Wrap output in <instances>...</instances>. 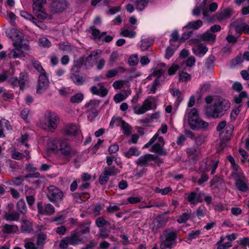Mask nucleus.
<instances>
[{"label": "nucleus", "instance_id": "nucleus-31", "mask_svg": "<svg viewBox=\"0 0 249 249\" xmlns=\"http://www.w3.org/2000/svg\"><path fill=\"white\" fill-rule=\"evenodd\" d=\"M214 61L215 57L213 55H210L206 59L205 63V67L206 69L210 71L213 70Z\"/></svg>", "mask_w": 249, "mask_h": 249}, {"label": "nucleus", "instance_id": "nucleus-43", "mask_svg": "<svg viewBox=\"0 0 249 249\" xmlns=\"http://www.w3.org/2000/svg\"><path fill=\"white\" fill-rule=\"evenodd\" d=\"M223 182L224 180L221 176H215L211 180L210 184L211 186L215 185V187H218V185H221Z\"/></svg>", "mask_w": 249, "mask_h": 249}, {"label": "nucleus", "instance_id": "nucleus-51", "mask_svg": "<svg viewBox=\"0 0 249 249\" xmlns=\"http://www.w3.org/2000/svg\"><path fill=\"white\" fill-rule=\"evenodd\" d=\"M200 234V231L199 230L192 231L191 232L188 233L187 239L188 240L192 241L198 237Z\"/></svg>", "mask_w": 249, "mask_h": 249}, {"label": "nucleus", "instance_id": "nucleus-56", "mask_svg": "<svg viewBox=\"0 0 249 249\" xmlns=\"http://www.w3.org/2000/svg\"><path fill=\"white\" fill-rule=\"evenodd\" d=\"M160 86V83L159 80L155 79L150 89V93L154 94L155 93L157 89Z\"/></svg>", "mask_w": 249, "mask_h": 249}, {"label": "nucleus", "instance_id": "nucleus-52", "mask_svg": "<svg viewBox=\"0 0 249 249\" xmlns=\"http://www.w3.org/2000/svg\"><path fill=\"white\" fill-rule=\"evenodd\" d=\"M172 190V188L170 187H167L163 189H160L158 187H156L155 191L157 193H160L162 195H165L168 194L169 192H171Z\"/></svg>", "mask_w": 249, "mask_h": 249}, {"label": "nucleus", "instance_id": "nucleus-61", "mask_svg": "<svg viewBox=\"0 0 249 249\" xmlns=\"http://www.w3.org/2000/svg\"><path fill=\"white\" fill-rule=\"evenodd\" d=\"M179 69V66L177 64H173L171 67H170L168 70V73L170 75H172L175 74L177 71V70Z\"/></svg>", "mask_w": 249, "mask_h": 249}, {"label": "nucleus", "instance_id": "nucleus-23", "mask_svg": "<svg viewBox=\"0 0 249 249\" xmlns=\"http://www.w3.org/2000/svg\"><path fill=\"white\" fill-rule=\"evenodd\" d=\"M98 53L95 51H92L85 59H84V65L86 68L92 67L93 65V57L96 56L98 55Z\"/></svg>", "mask_w": 249, "mask_h": 249}, {"label": "nucleus", "instance_id": "nucleus-33", "mask_svg": "<svg viewBox=\"0 0 249 249\" xmlns=\"http://www.w3.org/2000/svg\"><path fill=\"white\" fill-rule=\"evenodd\" d=\"M19 213L16 212H11L5 214V219L8 221H18L19 219Z\"/></svg>", "mask_w": 249, "mask_h": 249}, {"label": "nucleus", "instance_id": "nucleus-25", "mask_svg": "<svg viewBox=\"0 0 249 249\" xmlns=\"http://www.w3.org/2000/svg\"><path fill=\"white\" fill-rule=\"evenodd\" d=\"M233 130V127L232 126H229L226 127L224 131H223L222 132L220 133V135L221 137H223H223L222 138L223 140L226 141H228L231 136Z\"/></svg>", "mask_w": 249, "mask_h": 249}, {"label": "nucleus", "instance_id": "nucleus-35", "mask_svg": "<svg viewBox=\"0 0 249 249\" xmlns=\"http://www.w3.org/2000/svg\"><path fill=\"white\" fill-rule=\"evenodd\" d=\"M17 209L19 213L25 214L27 213V208L24 201L22 199L19 200L17 204Z\"/></svg>", "mask_w": 249, "mask_h": 249}, {"label": "nucleus", "instance_id": "nucleus-57", "mask_svg": "<svg viewBox=\"0 0 249 249\" xmlns=\"http://www.w3.org/2000/svg\"><path fill=\"white\" fill-rule=\"evenodd\" d=\"M208 51V48L202 45H200L198 47L196 53L199 56L204 55Z\"/></svg>", "mask_w": 249, "mask_h": 249}, {"label": "nucleus", "instance_id": "nucleus-22", "mask_svg": "<svg viewBox=\"0 0 249 249\" xmlns=\"http://www.w3.org/2000/svg\"><path fill=\"white\" fill-rule=\"evenodd\" d=\"M203 25V22L201 20L191 21L183 27V29H193L195 30L198 29Z\"/></svg>", "mask_w": 249, "mask_h": 249}, {"label": "nucleus", "instance_id": "nucleus-10", "mask_svg": "<svg viewBox=\"0 0 249 249\" xmlns=\"http://www.w3.org/2000/svg\"><path fill=\"white\" fill-rule=\"evenodd\" d=\"M38 213L46 215H51L55 212L54 207L50 203H45L43 205L42 202H38L37 204Z\"/></svg>", "mask_w": 249, "mask_h": 249}, {"label": "nucleus", "instance_id": "nucleus-18", "mask_svg": "<svg viewBox=\"0 0 249 249\" xmlns=\"http://www.w3.org/2000/svg\"><path fill=\"white\" fill-rule=\"evenodd\" d=\"M164 144L160 143H155L151 148L150 151L152 152H155L159 155L165 156L167 155V152L165 149H164L163 146Z\"/></svg>", "mask_w": 249, "mask_h": 249}, {"label": "nucleus", "instance_id": "nucleus-14", "mask_svg": "<svg viewBox=\"0 0 249 249\" xmlns=\"http://www.w3.org/2000/svg\"><path fill=\"white\" fill-rule=\"evenodd\" d=\"M204 194L201 192L196 193L195 191L191 192L188 196L187 200L191 203L196 205L202 202Z\"/></svg>", "mask_w": 249, "mask_h": 249}, {"label": "nucleus", "instance_id": "nucleus-27", "mask_svg": "<svg viewBox=\"0 0 249 249\" xmlns=\"http://www.w3.org/2000/svg\"><path fill=\"white\" fill-rule=\"evenodd\" d=\"M18 81L19 82L20 89L22 90L24 88L25 84L28 81V75L25 72H22L20 73Z\"/></svg>", "mask_w": 249, "mask_h": 249}, {"label": "nucleus", "instance_id": "nucleus-50", "mask_svg": "<svg viewBox=\"0 0 249 249\" xmlns=\"http://www.w3.org/2000/svg\"><path fill=\"white\" fill-rule=\"evenodd\" d=\"M99 103L100 101L99 100H92L85 105V107L90 109H92L98 107Z\"/></svg>", "mask_w": 249, "mask_h": 249}, {"label": "nucleus", "instance_id": "nucleus-16", "mask_svg": "<svg viewBox=\"0 0 249 249\" xmlns=\"http://www.w3.org/2000/svg\"><path fill=\"white\" fill-rule=\"evenodd\" d=\"M200 152V148L198 147H192L186 149L188 156L194 161L197 160Z\"/></svg>", "mask_w": 249, "mask_h": 249}, {"label": "nucleus", "instance_id": "nucleus-44", "mask_svg": "<svg viewBox=\"0 0 249 249\" xmlns=\"http://www.w3.org/2000/svg\"><path fill=\"white\" fill-rule=\"evenodd\" d=\"M32 63L34 68L40 72V74L45 73V72H46L45 70L43 68L40 63L38 60L32 59Z\"/></svg>", "mask_w": 249, "mask_h": 249}, {"label": "nucleus", "instance_id": "nucleus-59", "mask_svg": "<svg viewBox=\"0 0 249 249\" xmlns=\"http://www.w3.org/2000/svg\"><path fill=\"white\" fill-rule=\"evenodd\" d=\"M40 45L43 47H49L51 45L50 41L46 37H42L39 39Z\"/></svg>", "mask_w": 249, "mask_h": 249}, {"label": "nucleus", "instance_id": "nucleus-11", "mask_svg": "<svg viewBox=\"0 0 249 249\" xmlns=\"http://www.w3.org/2000/svg\"><path fill=\"white\" fill-rule=\"evenodd\" d=\"M20 41H16L13 43V45L16 47V48L13 49L8 54V56L9 58H16L19 57L22 54L23 51H22V47L23 46L22 41L23 38L21 37H19Z\"/></svg>", "mask_w": 249, "mask_h": 249}, {"label": "nucleus", "instance_id": "nucleus-9", "mask_svg": "<svg viewBox=\"0 0 249 249\" xmlns=\"http://www.w3.org/2000/svg\"><path fill=\"white\" fill-rule=\"evenodd\" d=\"M49 83L47 73L40 74L38 77L36 92L41 93L46 90L49 86Z\"/></svg>", "mask_w": 249, "mask_h": 249}, {"label": "nucleus", "instance_id": "nucleus-38", "mask_svg": "<svg viewBox=\"0 0 249 249\" xmlns=\"http://www.w3.org/2000/svg\"><path fill=\"white\" fill-rule=\"evenodd\" d=\"M232 14L231 10L229 8L224 9L223 11L218 14L217 18L219 20H222L226 18L230 17Z\"/></svg>", "mask_w": 249, "mask_h": 249}, {"label": "nucleus", "instance_id": "nucleus-17", "mask_svg": "<svg viewBox=\"0 0 249 249\" xmlns=\"http://www.w3.org/2000/svg\"><path fill=\"white\" fill-rule=\"evenodd\" d=\"M1 231L4 234H12L16 233L18 230V227L16 225L5 224L1 227Z\"/></svg>", "mask_w": 249, "mask_h": 249}, {"label": "nucleus", "instance_id": "nucleus-6", "mask_svg": "<svg viewBox=\"0 0 249 249\" xmlns=\"http://www.w3.org/2000/svg\"><path fill=\"white\" fill-rule=\"evenodd\" d=\"M168 217L164 214L159 215L153 220L150 225L152 231L156 233L160 229H162L166 225L168 221Z\"/></svg>", "mask_w": 249, "mask_h": 249}, {"label": "nucleus", "instance_id": "nucleus-39", "mask_svg": "<svg viewBox=\"0 0 249 249\" xmlns=\"http://www.w3.org/2000/svg\"><path fill=\"white\" fill-rule=\"evenodd\" d=\"M46 238V235L43 233H39L38 235L36 244L40 249H42V247L45 244V241Z\"/></svg>", "mask_w": 249, "mask_h": 249}, {"label": "nucleus", "instance_id": "nucleus-24", "mask_svg": "<svg viewBox=\"0 0 249 249\" xmlns=\"http://www.w3.org/2000/svg\"><path fill=\"white\" fill-rule=\"evenodd\" d=\"M21 229L22 231L26 233H31L34 231L32 223L26 220H22Z\"/></svg>", "mask_w": 249, "mask_h": 249}, {"label": "nucleus", "instance_id": "nucleus-34", "mask_svg": "<svg viewBox=\"0 0 249 249\" xmlns=\"http://www.w3.org/2000/svg\"><path fill=\"white\" fill-rule=\"evenodd\" d=\"M148 158L146 154L141 156L136 161V164L140 166H147L148 165Z\"/></svg>", "mask_w": 249, "mask_h": 249}, {"label": "nucleus", "instance_id": "nucleus-4", "mask_svg": "<svg viewBox=\"0 0 249 249\" xmlns=\"http://www.w3.org/2000/svg\"><path fill=\"white\" fill-rule=\"evenodd\" d=\"M188 123L190 128L193 130L206 128L209 125L207 122L199 118L198 112L195 108H192L188 114Z\"/></svg>", "mask_w": 249, "mask_h": 249}, {"label": "nucleus", "instance_id": "nucleus-42", "mask_svg": "<svg viewBox=\"0 0 249 249\" xmlns=\"http://www.w3.org/2000/svg\"><path fill=\"white\" fill-rule=\"evenodd\" d=\"M84 99V95L81 93H78L72 96L70 98V101L72 103H79L82 102Z\"/></svg>", "mask_w": 249, "mask_h": 249}, {"label": "nucleus", "instance_id": "nucleus-46", "mask_svg": "<svg viewBox=\"0 0 249 249\" xmlns=\"http://www.w3.org/2000/svg\"><path fill=\"white\" fill-rule=\"evenodd\" d=\"M45 180V177L41 176H40V177L38 178L37 179H36V180H33L31 181V183L33 185V187L35 188H37L44 182Z\"/></svg>", "mask_w": 249, "mask_h": 249}, {"label": "nucleus", "instance_id": "nucleus-30", "mask_svg": "<svg viewBox=\"0 0 249 249\" xmlns=\"http://www.w3.org/2000/svg\"><path fill=\"white\" fill-rule=\"evenodd\" d=\"M77 132V126L72 124L66 126L65 128V132L68 135L75 136Z\"/></svg>", "mask_w": 249, "mask_h": 249}, {"label": "nucleus", "instance_id": "nucleus-32", "mask_svg": "<svg viewBox=\"0 0 249 249\" xmlns=\"http://www.w3.org/2000/svg\"><path fill=\"white\" fill-rule=\"evenodd\" d=\"M216 38V35L208 32L203 34L200 36V39L203 41H214Z\"/></svg>", "mask_w": 249, "mask_h": 249}, {"label": "nucleus", "instance_id": "nucleus-3", "mask_svg": "<svg viewBox=\"0 0 249 249\" xmlns=\"http://www.w3.org/2000/svg\"><path fill=\"white\" fill-rule=\"evenodd\" d=\"M178 231L173 228H167L164 230V239L160 245V249H172L177 245Z\"/></svg>", "mask_w": 249, "mask_h": 249}, {"label": "nucleus", "instance_id": "nucleus-12", "mask_svg": "<svg viewBox=\"0 0 249 249\" xmlns=\"http://www.w3.org/2000/svg\"><path fill=\"white\" fill-rule=\"evenodd\" d=\"M70 245L76 246L80 244H84L88 239L85 236H81L76 231L73 232L70 236H67Z\"/></svg>", "mask_w": 249, "mask_h": 249}, {"label": "nucleus", "instance_id": "nucleus-1", "mask_svg": "<svg viewBox=\"0 0 249 249\" xmlns=\"http://www.w3.org/2000/svg\"><path fill=\"white\" fill-rule=\"evenodd\" d=\"M52 149L57 151L60 164H66L73 159V162L79 161L80 156L77 150L71 147L67 140H55L53 142Z\"/></svg>", "mask_w": 249, "mask_h": 249}, {"label": "nucleus", "instance_id": "nucleus-62", "mask_svg": "<svg viewBox=\"0 0 249 249\" xmlns=\"http://www.w3.org/2000/svg\"><path fill=\"white\" fill-rule=\"evenodd\" d=\"M171 93L173 96L177 97L179 102L182 100V97H181V93L178 89H172Z\"/></svg>", "mask_w": 249, "mask_h": 249}, {"label": "nucleus", "instance_id": "nucleus-60", "mask_svg": "<svg viewBox=\"0 0 249 249\" xmlns=\"http://www.w3.org/2000/svg\"><path fill=\"white\" fill-rule=\"evenodd\" d=\"M84 57H81L74 61V66L77 68L80 69L84 64Z\"/></svg>", "mask_w": 249, "mask_h": 249}, {"label": "nucleus", "instance_id": "nucleus-37", "mask_svg": "<svg viewBox=\"0 0 249 249\" xmlns=\"http://www.w3.org/2000/svg\"><path fill=\"white\" fill-rule=\"evenodd\" d=\"M245 175L242 170H238V171H232L230 175V178L234 179L235 181L236 180L245 178Z\"/></svg>", "mask_w": 249, "mask_h": 249}, {"label": "nucleus", "instance_id": "nucleus-36", "mask_svg": "<svg viewBox=\"0 0 249 249\" xmlns=\"http://www.w3.org/2000/svg\"><path fill=\"white\" fill-rule=\"evenodd\" d=\"M104 171L109 176H115L119 172L114 166L105 167Z\"/></svg>", "mask_w": 249, "mask_h": 249}, {"label": "nucleus", "instance_id": "nucleus-63", "mask_svg": "<svg viewBox=\"0 0 249 249\" xmlns=\"http://www.w3.org/2000/svg\"><path fill=\"white\" fill-rule=\"evenodd\" d=\"M139 60L137 56H131L128 59V64L130 66H135L138 63Z\"/></svg>", "mask_w": 249, "mask_h": 249}, {"label": "nucleus", "instance_id": "nucleus-5", "mask_svg": "<svg viewBox=\"0 0 249 249\" xmlns=\"http://www.w3.org/2000/svg\"><path fill=\"white\" fill-rule=\"evenodd\" d=\"M44 118L48 129L52 131L54 130L57 126L59 120L57 115L55 112L48 111L45 113Z\"/></svg>", "mask_w": 249, "mask_h": 249}, {"label": "nucleus", "instance_id": "nucleus-8", "mask_svg": "<svg viewBox=\"0 0 249 249\" xmlns=\"http://www.w3.org/2000/svg\"><path fill=\"white\" fill-rule=\"evenodd\" d=\"M69 5L67 0H52L51 9L54 13H61Z\"/></svg>", "mask_w": 249, "mask_h": 249}, {"label": "nucleus", "instance_id": "nucleus-19", "mask_svg": "<svg viewBox=\"0 0 249 249\" xmlns=\"http://www.w3.org/2000/svg\"><path fill=\"white\" fill-rule=\"evenodd\" d=\"M194 217V216L192 214L191 210H187L186 212L182 213L178 217L177 221L179 224L185 223L187 220Z\"/></svg>", "mask_w": 249, "mask_h": 249}, {"label": "nucleus", "instance_id": "nucleus-15", "mask_svg": "<svg viewBox=\"0 0 249 249\" xmlns=\"http://www.w3.org/2000/svg\"><path fill=\"white\" fill-rule=\"evenodd\" d=\"M98 87L92 86L90 88V91L91 93L94 95H100L101 97H105L108 93V90L106 88L103 83H99L98 84Z\"/></svg>", "mask_w": 249, "mask_h": 249}, {"label": "nucleus", "instance_id": "nucleus-7", "mask_svg": "<svg viewBox=\"0 0 249 249\" xmlns=\"http://www.w3.org/2000/svg\"><path fill=\"white\" fill-rule=\"evenodd\" d=\"M48 192L47 196L52 202L61 200L63 196V193L58 188L54 186H50L48 188Z\"/></svg>", "mask_w": 249, "mask_h": 249}, {"label": "nucleus", "instance_id": "nucleus-48", "mask_svg": "<svg viewBox=\"0 0 249 249\" xmlns=\"http://www.w3.org/2000/svg\"><path fill=\"white\" fill-rule=\"evenodd\" d=\"M33 12L36 16L42 20L46 19L48 17V14L44 12V9L39 10V11H33Z\"/></svg>", "mask_w": 249, "mask_h": 249}, {"label": "nucleus", "instance_id": "nucleus-55", "mask_svg": "<svg viewBox=\"0 0 249 249\" xmlns=\"http://www.w3.org/2000/svg\"><path fill=\"white\" fill-rule=\"evenodd\" d=\"M69 245H70L69 239L67 237H66L60 240L59 246L60 249H67Z\"/></svg>", "mask_w": 249, "mask_h": 249}, {"label": "nucleus", "instance_id": "nucleus-21", "mask_svg": "<svg viewBox=\"0 0 249 249\" xmlns=\"http://www.w3.org/2000/svg\"><path fill=\"white\" fill-rule=\"evenodd\" d=\"M235 186L236 188L242 192H246L248 189L246 178H241L235 181Z\"/></svg>", "mask_w": 249, "mask_h": 249}, {"label": "nucleus", "instance_id": "nucleus-54", "mask_svg": "<svg viewBox=\"0 0 249 249\" xmlns=\"http://www.w3.org/2000/svg\"><path fill=\"white\" fill-rule=\"evenodd\" d=\"M135 32L129 31L127 29L124 30L121 33V36L125 37H128L129 38L134 37L135 36Z\"/></svg>", "mask_w": 249, "mask_h": 249}, {"label": "nucleus", "instance_id": "nucleus-40", "mask_svg": "<svg viewBox=\"0 0 249 249\" xmlns=\"http://www.w3.org/2000/svg\"><path fill=\"white\" fill-rule=\"evenodd\" d=\"M89 31L92 35L94 40L101 39L100 31L94 26L90 27Z\"/></svg>", "mask_w": 249, "mask_h": 249}, {"label": "nucleus", "instance_id": "nucleus-47", "mask_svg": "<svg viewBox=\"0 0 249 249\" xmlns=\"http://www.w3.org/2000/svg\"><path fill=\"white\" fill-rule=\"evenodd\" d=\"M110 231L109 229L102 228L100 229L99 234L100 237L105 239L108 237Z\"/></svg>", "mask_w": 249, "mask_h": 249}, {"label": "nucleus", "instance_id": "nucleus-28", "mask_svg": "<svg viewBox=\"0 0 249 249\" xmlns=\"http://www.w3.org/2000/svg\"><path fill=\"white\" fill-rule=\"evenodd\" d=\"M140 154V151L136 147H131L126 152H124V155L127 158H130L132 156H138Z\"/></svg>", "mask_w": 249, "mask_h": 249}, {"label": "nucleus", "instance_id": "nucleus-45", "mask_svg": "<svg viewBox=\"0 0 249 249\" xmlns=\"http://www.w3.org/2000/svg\"><path fill=\"white\" fill-rule=\"evenodd\" d=\"M121 125L124 133L126 135H129L131 133L130 126L123 120H121Z\"/></svg>", "mask_w": 249, "mask_h": 249}, {"label": "nucleus", "instance_id": "nucleus-26", "mask_svg": "<svg viewBox=\"0 0 249 249\" xmlns=\"http://www.w3.org/2000/svg\"><path fill=\"white\" fill-rule=\"evenodd\" d=\"M46 3V0H34L33 4V11H39L43 10L44 5Z\"/></svg>", "mask_w": 249, "mask_h": 249}, {"label": "nucleus", "instance_id": "nucleus-41", "mask_svg": "<svg viewBox=\"0 0 249 249\" xmlns=\"http://www.w3.org/2000/svg\"><path fill=\"white\" fill-rule=\"evenodd\" d=\"M95 223L96 226L100 228H104L105 226L110 225L109 222L105 220L103 216L97 218L95 221Z\"/></svg>", "mask_w": 249, "mask_h": 249}, {"label": "nucleus", "instance_id": "nucleus-64", "mask_svg": "<svg viewBox=\"0 0 249 249\" xmlns=\"http://www.w3.org/2000/svg\"><path fill=\"white\" fill-rule=\"evenodd\" d=\"M26 249H40L35 244L32 242H29L25 244L24 246Z\"/></svg>", "mask_w": 249, "mask_h": 249}, {"label": "nucleus", "instance_id": "nucleus-20", "mask_svg": "<svg viewBox=\"0 0 249 249\" xmlns=\"http://www.w3.org/2000/svg\"><path fill=\"white\" fill-rule=\"evenodd\" d=\"M90 223L89 221L83 222L79 225V230L76 231L81 236L90 232L89 225Z\"/></svg>", "mask_w": 249, "mask_h": 249}, {"label": "nucleus", "instance_id": "nucleus-29", "mask_svg": "<svg viewBox=\"0 0 249 249\" xmlns=\"http://www.w3.org/2000/svg\"><path fill=\"white\" fill-rule=\"evenodd\" d=\"M70 78L77 85H82L84 84L85 80L83 76L78 74L71 73Z\"/></svg>", "mask_w": 249, "mask_h": 249}, {"label": "nucleus", "instance_id": "nucleus-53", "mask_svg": "<svg viewBox=\"0 0 249 249\" xmlns=\"http://www.w3.org/2000/svg\"><path fill=\"white\" fill-rule=\"evenodd\" d=\"M109 176L105 173L104 171L102 173L99 177V182L101 185L105 184L109 179Z\"/></svg>", "mask_w": 249, "mask_h": 249}, {"label": "nucleus", "instance_id": "nucleus-49", "mask_svg": "<svg viewBox=\"0 0 249 249\" xmlns=\"http://www.w3.org/2000/svg\"><path fill=\"white\" fill-rule=\"evenodd\" d=\"M206 137L204 135H199L196 137L195 142L197 146L201 145L204 143Z\"/></svg>", "mask_w": 249, "mask_h": 249}, {"label": "nucleus", "instance_id": "nucleus-2", "mask_svg": "<svg viewBox=\"0 0 249 249\" xmlns=\"http://www.w3.org/2000/svg\"><path fill=\"white\" fill-rule=\"evenodd\" d=\"M230 106L228 100L219 97L215 99L212 105L206 107L205 113L209 117L219 118L229 109Z\"/></svg>", "mask_w": 249, "mask_h": 249}, {"label": "nucleus", "instance_id": "nucleus-58", "mask_svg": "<svg viewBox=\"0 0 249 249\" xmlns=\"http://www.w3.org/2000/svg\"><path fill=\"white\" fill-rule=\"evenodd\" d=\"M191 78V75L186 72H182L179 74V80L182 82L190 80Z\"/></svg>", "mask_w": 249, "mask_h": 249}, {"label": "nucleus", "instance_id": "nucleus-13", "mask_svg": "<svg viewBox=\"0 0 249 249\" xmlns=\"http://www.w3.org/2000/svg\"><path fill=\"white\" fill-rule=\"evenodd\" d=\"M151 101L148 99L144 101L142 106L138 105L133 107L134 112L137 114L144 113L147 110L151 109Z\"/></svg>", "mask_w": 249, "mask_h": 249}]
</instances>
